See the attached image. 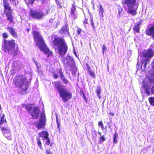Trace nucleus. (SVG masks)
Returning <instances> with one entry per match:
<instances>
[{
  "label": "nucleus",
  "mask_w": 154,
  "mask_h": 154,
  "mask_svg": "<svg viewBox=\"0 0 154 154\" xmlns=\"http://www.w3.org/2000/svg\"><path fill=\"white\" fill-rule=\"evenodd\" d=\"M54 46L58 51V54L63 57L66 54L68 46L63 39L59 38H55L53 41Z\"/></svg>",
  "instance_id": "f257e3e1"
},
{
  "label": "nucleus",
  "mask_w": 154,
  "mask_h": 154,
  "mask_svg": "<svg viewBox=\"0 0 154 154\" xmlns=\"http://www.w3.org/2000/svg\"><path fill=\"white\" fill-rule=\"evenodd\" d=\"M34 39L36 45L45 54H48V56L51 55L52 53L47 47L39 33L36 31H34Z\"/></svg>",
  "instance_id": "f03ea898"
},
{
  "label": "nucleus",
  "mask_w": 154,
  "mask_h": 154,
  "mask_svg": "<svg viewBox=\"0 0 154 154\" xmlns=\"http://www.w3.org/2000/svg\"><path fill=\"white\" fill-rule=\"evenodd\" d=\"M13 83L17 87L19 88L23 91H26L29 87L27 79L22 76H16L13 80Z\"/></svg>",
  "instance_id": "7ed1b4c3"
},
{
  "label": "nucleus",
  "mask_w": 154,
  "mask_h": 154,
  "mask_svg": "<svg viewBox=\"0 0 154 154\" xmlns=\"http://www.w3.org/2000/svg\"><path fill=\"white\" fill-rule=\"evenodd\" d=\"M4 48L5 52H8L14 56L16 55L17 51L14 49L15 46V42L13 40H3Z\"/></svg>",
  "instance_id": "20e7f679"
},
{
  "label": "nucleus",
  "mask_w": 154,
  "mask_h": 154,
  "mask_svg": "<svg viewBox=\"0 0 154 154\" xmlns=\"http://www.w3.org/2000/svg\"><path fill=\"white\" fill-rule=\"evenodd\" d=\"M140 92L142 95L145 93L147 95H154V84L152 85L149 83H143L142 87L140 88Z\"/></svg>",
  "instance_id": "39448f33"
},
{
  "label": "nucleus",
  "mask_w": 154,
  "mask_h": 154,
  "mask_svg": "<svg viewBox=\"0 0 154 154\" xmlns=\"http://www.w3.org/2000/svg\"><path fill=\"white\" fill-rule=\"evenodd\" d=\"M122 3L128 6V13L133 15H135L136 14V10L133 9L135 5L136 0H123Z\"/></svg>",
  "instance_id": "423d86ee"
},
{
  "label": "nucleus",
  "mask_w": 154,
  "mask_h": 154,
  "mask_svg": "<svg viewBox=\"0 0 154 154\" xmlns=\"http://www.w3.org/2000/svg\"><path fill=\"white\" fill-rule=\"evenodd\" d=\"M63 63L65 65L69 68L70 70H72L75 68V62L73 58L68 54L63 58Z\"/></svg>",
  "instance_id": "0eeeda50"
},
{
  "label": "nucleus",
  "mask_w": 154,
  "mask_h": 154,
  "mask_svg": "<svg viewBox=\"0 0 154 154\" xmlns=\"http://www.w3.org/2000/svg\"><path fill=\"white\" fill-rule=\"evenodd\" d=\"M46 119L44 112L41 113L39 122L36 123L35 126L38 129L44 128V126L46 125Z\"/></svg>",
  "instance_id": "6e6552de"
},
{
  "label": "nucleus",
  "mask_w": 154,
  "mask_h": 154,
  "mask_svg": "<svg viewBox=\"0 0 154 154\" xmlns=\"http://www.w3.org/2000/svg\"><path fill=\"white\" fill-rule=\"evenodd\" d=\"M59 93L60 97L62 99L63 101L65 102L72 98L71 93L68 91L65 88Z\"/></svg>",
  "instance_id": "1a4fd4ad"
},
{
  "label": "nucleus",
  "mask_w": 154,
  "mask_h": 154,
  "mask_svg": "<svg viewBox=\"0 0 154 154\" xmlns=\"http://www.w3.org/2000/svg\"><path fill=\"white\" fill-rule=\"evenodd\" d=\"M30 14L31 17L35 19H41L45 16L44 13L42 11L31 10Z\"/></svg>",
  "instance_id": "9d476101"
},
{
  "label": "nucleus",
  "mask_w": 154,
  "mask_h": 154,
  "mask_svg": "<svg viewBox=\"0 0 154 154\" xmlns=\"http://www.w3.org/2000/svg\"><path fill=\"white\" fill-rule=\"evenodd\" d=\"M141 64L140 66V63H139L138 61H137V65L138 68H140L142 70H144L147 64L149 65V60L148 59L143 58L141 61Z\"/></svg>",
  "instance_id": "9b49d317"
},
{
  "label": "nucleus",
  "mask_w": 154,
  "mask_h": 154,
  "mask_svg": "<svg viewBox=\"0 0 154 154\" xmlns=\"http://www.w3.org/2000/svg\"><path fill=\"white\" fill-rule=\"evenodd\" d=\"M154 51L150 49H149L144 51L143 53V59H149L153 56Z\"/></svg>",
  "instance_id": "f8f14e48"
},
{
  "label": "nucleus",
  "mask_w": 154,
  "mask_h": 154,
  "mask_svg": "<svg viewBox=\"0 0 154 154\" xmlns=\"http://www.w3.org/2000/svg\"><path fill=\"white\" fill-rule=\"evenodd\" d=\"M53 84L54 85V88L57 89L59 93L65 88L60 81L55 82Z\"/></svg>",
  "instance_id": "ddd939ff"
},
{
  "label": "nucleus",
  "mask_w": 154,
  "mask_h": 154,
  "mask_svg": "<svg viewBox=\"0 0 154 154\" xmlns=\"http://www.w3.org/2000/svg\"><path fill=\"white\" fill-rule=\"evenodd\" d=\"M2 132L5 137L8 140L11 139L10 130L8 128H2Z\"/></svg>",
  "instance_id": "4468645a"
},
{
  "label": "nucleus",
  "mask_w": 154,
  "mask_h": 154,
  "mask_svg": "<svg viewBox=\"0 0 154 154\" xmlns=\"http://www.w3.org/2000/svg\"><path fill=\"white\" fill-rule=\"evenodd\" d=\"M39 110L37 107H34L32 108V111L30 112V114L33 118L37 119L38 117Z\"/></svg>",
  "instance_id": "2eb2a0df"
},
{
  "label": "nucleus",
  "mask_w": 154,
  "mask_h": 154,
  "mask_svg": "<svg viewBox=\"0 0 154 154\" xmlns=\"http://www.w3.org/2000/svg\"><path fill=\"white\" fill-rule=\"evenodd\" d=\"M71 17L74 20L77 18V14L76 12V9L75 6L72 5V6L71 8L70 11Z\"/></svg>",
  "instance_id": "dca6fc26"
},
{
  "label": "nucleus",
  "mask_w": 154,
  "mask_h": 154,
  "mask_svg": "<svg viewBox=\"0 0 154 154\" xmlns=\"http://www.w3.org/2000/svg\"><path fill=\"white\" fill-rule=\"evenodd\" d=\"M60 32L62 34H65L66 36H69V28L67 26L65 25L60 30Z\"/></svg>",
  "instance_id": "f3484780"
},
{
  "label": "nucleus",
  "mask_w": 154,
  "mask_h": 154,
  "mask_svg": "<svg viewBox=\"0 0 154 154\" xmlns=\"http://www.w3.org/2000/svg\"><path fill=\"white\" fill-rule=\"evenodd\" d=\"M7 29L13 37L17 38V35L16 32L12 27L8 26L7 28Z\"/></svg>",
  "instance_id": "a211bd4d"
},
{
  "label": "nucleus",
  "mask_w": 154,
  "mask_h": 154,
  "mask_svg": "<svg viewBox=\"0 0 154 154\" xmlns=\"http://www.w3.org/2000/svg\"><path fill=\"white\" fill-rule=\"evenodd\" d=\"M38 135L39 137H42V138L43 140L48 138L49 136V134L48 132L44 131L39 133Z\"/></svg>",
  "instance_id": "6ab92c4d"
},
{
  "label": "nucleus",
  "mask_w": 154,
  "mask_h": 154,
  "mask_svg": "<svg viewBox=\"0 0 154 154\" xmlns=\"http://www.w3.org/2000/svg\"><path fill=\"white\" fill-rule=\"evenodd\" d=\"M5 12L7 17V19L10 21L11 23H12L13 22V17L11 15V10L10 11H6Z\"/></svg>",
  "instance_id": "aec40b11"
},
{
  "label": "nucleus",
  "mask_w": 154,
  "mask_h": 154,
  "mask_svg": "<svg viewBox=\"0 0 154 154\" xmlns=\"http://www.w3.org/2000/svg\"><path fill=\"white\" fill-rule=\"evenodd\" d=\"M146 34L149 36H152L154 39V26L150 27L147 30Z\"/></svg>",
  "instance_id": "412c9836"
},
{
  "label": "nucleus",
  "mask_w": 154,
  "mask_h": 154,
  "mask_svg": "<svg viewBox=\"0 0 154 154\" xmlns=\"http://www.w3.org/2000/svg\"><path fill=\"white\" fill-rule=\"evenodd\" d=\"M3 1L4 6L5 8V11H10L11 10V8L8 1L7 0H3Z\"/></svg>",
  "instance_id": "4be33fe9"
},
{
  "label": "nucleus",
  "mask_w": 154,
  "mask_h": 154,
  "mask_svg": "<svg viewBox=\"0 0 154 154\" xmlns=\"http://www.w3.org/2000/svg\"><path fill=\"white\" fill-rule=\"evenodd\" d=\"M86 65L87 67L88 71L90 75H91V76L94 78H95V77L94 72L91 70V67L89 66L87 63H86Z\"/></svg>",
  "instance_id": "5701e85b"
},
{
  "label": "nucleus",
  "mask_w": 154,
  "mask_h": 154,
  "mask_svg": "<svg viewBox=\"0 0 154 154\" xmlns=\"http://www.w3.org/2000/svg\"><path fill=\"white\" fill-rule=\"evenodd\" d=\"M4 113L1 112L0 114V125H2L4 122H6V120L4 119Z\"/></svg>",
  "instance_id": "b1692460"
},
{
  "label": "nucleus",
  "mask_w": 154,
  "mask_h": 154,
  "mask_svg": "<svg viewBox=\"0 0 154 154\" xmlns=\"http://www.w3.org/2000/svg\"><path fill=\"white\" fill-rule=\"evenodd\" d=\"M140 24V23H137L136 24H135L133 28V29L137 33L139 32Z\"/></svg>",
  "instance_id": "393cba45"
},
{
  "label": "nucleus",
  "mask_w": 154,
  "mask_h": 154,
  "mask_svg": "<svg viewBox=\"0 0 154 154\" xmlns=\"http://www.w3.org/2000/svg\"><path fill=\"white\" fill-rule=\"evenodd\" d=\"M99 15L100 17H103V13L104 12V9L102 8V6L100 5L99 8Z\"/></svg>",
  "instance_id": "a878e982"
},
{
  "label": "nucleus",
  "mask_w": 154,
  "mask_h": 154,
  "mask_svg": "<svg viewBox=\"0 0 154 154\" xmlns=\"http://www.w3.org/2000/svg\"><path fill=\"white\" fill-rule=\"evenodd\" d=\"M148 100L150 104L152 106H154V97H149Z\"/></svg>",
  "instance_id": "bb28decb"
},
{
  "label": "nucleus",
  "mask_w": 154,
  "mask_h": 154,
  "mask_svg": "<svg viewBox=\"0 0 154 154\" xmlns=\"http://www.w3.org/2000/svg\"><path fill=\"white\" fill-rule=\"evenodd\" d=\"M36 139L37 140V143L39 147L41 149H42V143L40 139L38 137H37Z\"/></svg>",
  "instance_id": "cd10ccee"
},
{
  "label": "nucleus",
  "mask_w": 154,
  "mask_h": 154,
  "mask_svg": "<svg viewBox=\"0 0 154 154\" xmlns=\"http://www.w3.org/2000/svg\"><path fill=\"white\" fill-rule=\"evenodd\" d=\"M118 137V135L117 133H115L113 136V143H117V138Z\"/></svg>",
  "instance_id": "c85d7f7f"
},
{
  "label": "nucleus",
  "mask_w": 154,
  "mask_h": 154,
  "mask_svg": "<svg viewBox=\"0 0 154 154\" xmlns=\"http://www.w3.org/2000/svg\"><path fill=\"white\" fill-rule=\"evenodd\" d=\"M26 108L29 113H30L32 109L31 105L28 104L26 106Z\"/></svg>",
  "instance_id": "c756f323"
},
{
  "label": "nucleus",
  "mask_w": 154,
  "mask_h": 154,
  "mask_svg": "<svg viewBox=\"0 0 154 154\" xmlns=\"http://www.w3.org/2000/svg\"><path fill=\"white\" fill-rule=\"evenodd\" d=\"M148 80L150 84L151 83H154V75H152L151 77H149Z\"/></svg>",
  "instance_id": "7c9ffc66"
},
{
  "label": "nucleus",
  "mask_w": 154,
  "mask_h": 154,
  "mask_svg": "<svg viewBox=\"0 0 154 154\" xmlns=\"http://www.w3.org/2000/svg\"><path fill=\"white\" fill-rule=\"evenodd\" d=\"M101 89L100 87L98 88L96 90V93L97 95L98 96V97L100 99L101 97L100 96V93L101 92Z\"/></svg>",
  "instance_id": "2f4dec72"
},
{
  "label": "nucleus",
  "mask_w": 154,
  "mask_h": 154,
  "mask_svg": "<svg viewBox=\"0 0 154 154\" xmlns=\"http://www.w3.org/2000/svg\"><path fill=\"white\" fill-rule=\"evenodd\" d=\"M61 79L63 83L64 84H67L68 83H69V81L65 78V77L61 78Z\"/></svg>",
  "instance_id": "473e14b6"
},
{
  "label": "nucleus",
  "mask_w": 154,
  "mask_h": 154,
  "mask_svg": "<svg viewBox=\"0 0 154 154\" xmlns=\"http://www.w3.org/2000/svg\"><path fill=\"white\" fill-rule=\"evenodd\" d=\"M105 138L104 135L101 136L100 138L99 139V143H102L105 140Z\"/></svg>",
  "instance_id": "72a5a7b5"
},
{
  "label": "nucleus",
  "mask_w": 154,
  "mask_h": 154,
  "mask_svg": "<svg viewBox=\"0 0 154 154\" xmlns=\"http://www.w3.org/2000/svg\"><path fill=\"white\" fill-rule=\"evenodd\" d=\"M58 73L60 75V79L63 77H64V75H63V72L61 69H60L58 71Z\"/></svg>",
  "instance_id": "f704fd0d"
},
{
  "label": "nucleus",
  "mask_w": 154,
  "mask_h": 154,
  "mask_svg": "<svg viewBox=\"0 0 154 154\" xmlns=\"http://www.w3.org/2000/svg\"><path fill=\"white\" fill-rule=\"evenodd\" d=\"M56 122H57V128L60 131V122H59L58 121L57 116H56Z\"/></svg>",
  "instance_id": "c9c22d12"
},
{
  "label": "nucleus",
  "mask_w": 154,
  "mask_h": 154,
  "mask_svg": "<svg viewBox=\"0 0 154 154\" xmlns=\"http://www.w3.org/2000/svg\"><path fill=\"white\" fill-rule=\"evenodd\" d=\"M98 125L99 127H100L102 130L104 129V126L102 121L99 122L98 123Z\"/></svg>",
  "instance_id": "e433bc0d"
},
{
  "label": "nucleus",
  "mask_w": 154,
  "mask_h": 154,
  "mask_svg": "<svg viewBox=\"0 0 154 154\" xmlns=\"http://www.w3.org/2000/svg\"><path fill=\"white\" fill-rule=\"evenodd\" d=\"M107 50V48L105 45H103L102 47V52L103 54H104V52H105L106 50Z\"/></svg>",
  "instance_id": "4c0bfd02"
},
{
  "label": "nucleus",
  "mask_w": 154,
  "mask_h": 154,
  "mask_svg": "<svg viewBox=\"0 0 154 154\" xmlns=\"http://www.w3.org/2000/svg\"><path fill=\"white\" fill-rule=\"evenodd\" d=\"M118 14H119V16H120V14L122 12V9L121 7H119L118 8Z\"/></svg>",
  "instance_id": "58836bf2"
},
{
  "label": "nucleus",
  "mask_w": 154,
  "mask_h": 154,
  "mask_svg": "<svg viewBox=\"0 0 154 154\" xmlns=\"http://www.w3.org/2000/svg\"><path fill=\"white\" fill-rule=\"evenodd\" d=\"M2 36L3 38H8V35L7 33L4 32L2 34Z\"/></svg>",
  "instance_id": "ea45409f"
},
{
  "label": "nucleus",
  "mask_w": 154,
  "mask_h": 154,
  "mask_svg": "<svg viewBox=\"0 0 154 154\" xmlns=\"http://www.w3.org/2000/svg\"><path fill=\"white\" fill-rule=\"evenodd\" d=\"M82 31V30L81 29L79 28H78L77 31L78 34V35H80L81 34V32Z\"/></svg>",
  "instance_id": "a19ab883"
},
{
  "label": "nucleus",
  "mask_w": 154,
  "mask_h": 154,
  "mask_svg": "<svg viewBox=\"0 0 154 154\" xmlns=\"http://www.w3.org/2000/svg\"><path fill=\"white\" fill-rule=\"evenodd\" d=\"M45 139L47 140L45 141L46 144L47 145H49L50 143V141L49 139L48 138Z\"/></svg>",
  "instance_id": "79ce46f5"
},
{
  "label": "nucleus",
  "mask_w": 154,
  "mask_h": 154,
  "mask_svg": "<svg viewBox=\"0 0 154 154\" xmlns=\"http://www.w3.org/2000/svg\"><path fill=\"white\" fill-rule=\"evenodd\" d=\"M46 154H52V153L50 151L49 149H47L46 151Z\"/></svg>",
  "instance_id": "37998d69"
},
{
  "label": "nucleus",
  "mask_w": 154,
  "mask_h": 154,
  "mask_svg": "<svg viewBox=\"0 0 154 154\" xmlns=\"http://www.w3.org/2000/svg\"><path fill=\"white\" fill-rule=\"evenodd\" d=\"M53 76L55 79H57L58 78V76L56 73H54L53 74Z\"/></svg>",
  "instance_id": "c03bdc74"
},
{
  "label": "nucleus",
  "mask_w": 154,
  "mask_h": 154,
  "mask_svg": "<svg viewBox=\"0 0 154 154\" xmlns=\"http://www.w3.org/2000/svg\"><path fill=\"white\" fill-rule=\"evenodd\" d=\"M91 24L92 26L93 27V29H94V23L93 22L92 19H91Z\"/></svg>",
  "instance_id": "a18cd8bd"
},
{
  "label": "nucleus",
  "mask_w": 154,
  "mask_h": 154,
  "mask_svg": "<svg viewBox=\"0 0 154 154\" xmlns=\"http://www.w3.org/2000/svg\"><path fill=\"white\" fill-rule=\"evenodd\" d=\"M152 68L154 69V59L153 60L151 63Z\"/></svg>",
  "instance_id": "49530a36"
},
{
  "label": "nucleus",
  "mask_w": 154,
  "mask_h": 154,
  "mask_svg": "<svg viewBox=\"0 0 154 154\" xmlns=\"http://www.w3.org/2000/svg\"><path fill=\"white\" fill-rule=\"evenodd\" d=\"M36 66L37 67V69L38 70L39 68L40 67V65H38L37 63H35Z\"/></svg>",
  "instance_id": "de8ad7c7"
},
{
  "label": "nucleus",
  "mask_w": 154,
  "mask_h": 154,
  "mask_svg": "<svg viewBox=\"0 0 154 154\" xmlns=\"http://www.w3.org/2000/svg\"><path fill=\"white\" fill-rule=\"evenodd\" d=\"M109 115L112 116H114V113L113 112H110L109 113Z\"/></svg>",
  "instance_id": "09e8293b"
},
{
  "label": "nucleus",
  "mask_w": 154,
  "mask_h": 154,
  "mask_svg": "<svg viewBox=\"0 0 154 154\" xmlns=\"http://www.w3.org/2000/svg\"><path fill=\"white\" fill-rule=\"evenodd\" d=\"M150 47L152 48H154V44L151 45L150 46Z\"/></svg>",
  "instance_id": "8fccbe9b"
},
{
  "label": "nucleus",
  "mask_w": 154,
  "mask_h": 154,
  "mask_svg": "<svg viewBox=\"0 0 154 154\" xmlns=\"http://www.w3.org/2000/svg\"><path fill=\"white\" fill-rule=\"evenodd\" d=\"M84 23L85 24H86V23H87V20H84Z\"/></svg>",
  "instance_id": "3c124183"
},
{
  "label": "nucleus",
  "mask_w": 154,
  "mask_h": 154,
  "mask_svg": "<svg viewBox=\"0 0 154 154\" xmlns=\"http://www.w3.org/2000/svg\"><path fill=\"white\" fill-rule=\"evenodd\" d=\"M98 133L101 136H102L101 133L100 132H98Z\"/></svg>",
  "instance_id": "603ef678"
},
{
  "label": "nucleus",
  "mask_w": 154,
  "mask_h": 154,
  "mask_svg": "<svg viewBox=\"0 0 154 154\" xmlns=\"http://www.w3.org/2000/svg\"><path fill=\"white\" fill-rule=\"evenodd\" d=\"M29 28H27L26 29V31L27 32H29Z\"/></svg>",
  "instance_id": "864d4df0"
},
{
  "label": "nucleus",
  "mask_w": 154,
  "mask_h": 154,
  "mask_svg": "<svg viewBox=\"0 0 154 154\" xmlns=\"http://www.w3.org/2000/svg\"><path fill=\"white\" fill-rule=\"evenodd\" d=\"M41 1L42 2V3H43L45 1V0H41Z\"/></svg>",
  "instance_id": "5fc2aeb1"
},
{
  "label": "nucleus",
  "mask_w": 154,
  "mask_h": 154,
  "mask_svg": "<svg viewBox=\"0 0 154 154\" xmlns=\"http://www.w3.org/2000/svg\"><path fill=\"white\" fill-rule=\"evenodd\" d=\"M74 72H73V75H74Z\"/></svg>",
  "instance_id": "6e6d98bb"
},
{
  "label": "nucleus",
  "mask_w": 154,
  "mask_h": 154,
  "mask_svg": "<svg viewBox=\"0 0 154 154\" xmlns=\"http://www.w3.org/2000/svg\"><path fill=\"white\" fill-rule=\"evenodd\" d=\"M107 66V67H108V68H109V67H108V66Z\"/></svg>",
  "instance_id": "4d7b16f0"
},
{
  "label": "nucleus",
  "mask_w": 154,
  "mask_h": 154,
  "mask_svg": "<svg viewBox=\"0 0 154 154\" xmlns=\"http://www.w3.org/2000/svg\"><path fill=\"white\" fill-rule=\"evenodd\" d=\"M107 66V67H108V68H109V67H108V66Z\"/></svg>",
  "instance_id": "13d9d810"
},
{
  "label": "nucleus",
  "mask_w": 154,
  "mask_h": 154,
  "mask_svg": "<svg viewBox=\"0 0 154 154\" xmlns=\"http://www.w3.org/2000/svg\"><path fill=\"white\" fill-rule=\"evenodd\" d=\"M107 66V67H108V68H109V67H108V66Z\"/></svg>",
  "instance_id": "bf43d9fd"
}]
</instances>
